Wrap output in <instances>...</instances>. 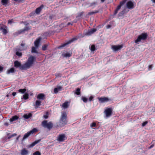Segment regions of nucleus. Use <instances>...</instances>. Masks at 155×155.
I'll return each mask as SVG.
<instances>
[{
  "label": "nucleus",
  "instance_id": "nucleus-1",
  "mask_svg": "<svg viewBox=\"0 0 155 155\" xmlns=\"http://www.w3.org/2000/svg\"><path fill=\"white\" fill-rule=\"evenodd\" d=\"M35 57L31 55L28 58L26 62L23 64L18 61H15L14 62V66L16 68H18L21 70H26L29 69L34 64L35 60Z\"/></svg>",
  "mask_w": 155,
  "mask_h": 155
},
{
  "label": "nucleus",
  "instance_id": "nucleus-2",
  "mask_svg": "<svg viewBox=\"0 0 155 155\" xmlns=\"http://www.w3.org/2000/svg\"><path fill=\"white\" fill-rule=\"evenodd\" d=\"M61 117L58 122V125L61 127H63L67 123L68 113L66 110H64L61 112Z\"/></svg>",
  "mask_w": 155,
  "mask_h": 155
},
{
  "label": "nucleus",
  "instance_id": "nucleus-3",
  "mask_svg": "<svg viewBox=\"0 0 155 155\" xmlns=\"http://www.w3.org/2000/svg\"><path fill=\"white\" fill-rule=\"evenodd\" d=\"M113 109L111 107H107L104 111V113L105 115V118H107L110 117L113 114Z\"/></svg>",
  "mask_w": 155,
  "mask_h": 155
},
{
  "label": "nucleus",
  "instance_id": "nucleus-4",
  "mask_svg": "<svg viewBox=\"0 0 155 155\" xmlns=\"http://www.w3.org/2000/svg\"><path fill=\"white\" fill-rule=\"evenodd\" d=\"M148 35L147 33H143L139 35L135 41V42L137 44L138 43L141 41V40H145L147 38Z\"/></svg>",
  "mask_w": 155,
  "mask_h": 155
},
{
  "label": "nucleus",
  "instance_id": "nucleus-5",
  "mask_svg": "<svg viewBox=\"0 0 155 155\" xmlns=\"http://www.w3.org/2000/svg\"><path fill=\"white\" fill-rule=\"evenodd\" d=\"M42 126L45 128H47L50 130L51 129L53 126V124L51 122H47V120H44L42 123Z\"/></svg>",
  "mask_w": 155,
  "mask_h": 155
},
{
  "label": "nucleus",
  "instance_id": "nucleus-6",
  "mask_svg": "<svg viewBox=\"0 0 155 155\" xmlns=\"http://www.w3.org/2000/svg\"><path fill=\"white\" fill-rule=\"evenodd\" d=\"M78 38L76 37H74L72 38L71 39L69 40L67 42L62 44L60 46L58 47V49H61L62 48L65 47L68 44H71L72 42H73L74 41L78 39Z\"/></svg>",
  "mask_w": 155,
  "mask_h": 155
},
{
  "label": "nucleus",
  "instance_id": "nucleus-7",
  "mask_svg": "<svg viewBox=\"0 0 155 155\" xmlns=\"http://www.w3.org/2000/svg\"><path fill=\"white\" fill-rule=\"evenodd\" d=\"M37 131V129L34 128L31 130L26 133L24 136L22 138V141H23L25 139L28 137L31 134H32L36 132Z\"/></svg>",
  "mask_w": 155,
  "mask_h": 155
},
{
  "label": "nucleus",
  "instance_id": "nucleus-8",
  "mask_svg": "<svg viewBox=\"0 0 155 155\" xmlns=\"http://www.w3.org/2000/svg\"><path fill=\"white\" fill-rule=\"evenodd\" d=\"M127 0H123L122 1L120 2L119 5L117 6V8L114 11V15H115L117 13L118 10L120 9L122 6H123L126 2Z\"/></svg>",
  "mask_w": 155,
  "mask_h": 155
},
{
  "label": "nucleus",
  "instance_id": "nucleus-9",
  "mask_svg": "<svg viewBox=\"0 0 155 155\" xmlns=\"http://www.w3.org/2000/svg\"><path fill=\"white\" fill-rule=\"evenodd\" d=\"M31 26L26 27L23 29L18 30L15 33L17 35H21L22 34L24 33L25 31H27L28 30L31 29Z\"/></svg>",
  "mask_w": 155,
  "mask_h": 155
},
{
  "label": "nucleus",
  "instance_id": "nucleus-10",
  "mask_svg": "<svg viewBox=\"0 0 155 155\" xmlns=\"http://www.w3.org/2000/svg\"><path fill=\"white\" fill-rule=\"evenodd\" d=\"M123 47V45H114L112 46L111 48L114 51H116L118 50H120Z\"/></svg>",
  "mask_w": 155,
  "mask_h": 155
},
{
  "label": "nucleus",
  "instance_id": "nucleus-11",
  "mask_svg": "<svg viewBox=\"0 0 155 155\" xmlns=\"http://www.w3.org/2000/svg\"><path fill=\"white\" fill-rule=\"evenodd\" d=\"M97 99L100 103H103L107 102L110 100L108 97H98Z\"/></svg>",
  "mask_w": 155,
  "mask_h": 155
},
{
  "label": "nucleus",
  "instance_id": "nucleus-12",
  "mask_svg": "<svg viewBox=\"0 0 155 155\" xmlns=\"http://www.w3.org/2000/svg\"><path fill=\"white\" fill-rule=\"evenodd\" d=\"M0 31H1L4 35H6L8 33L7 27L5 25H3L2 27L0 28Z\"/></svg>",
  "mask_w": 155,
  "mask_h": 155
},
{
  "label": "nucleus",
  "instance_id": "nucleus-13",
  "mask_svg": "<svg viewBox=\"0 0 155 155\" xmlns=\"http://www.w3.org/2000/svg\"><path fill=\"white\" fill-rule=\"evenodd\" d=\"M66 136L64 134H60L59 135L57 140L59 142H63L65 140Z\"/></svg>",
  "mask_w": 155,
  "mask_h": 155
},
{
  "label": "nucleus",
  "instance_id": "nucleus-14",
  "mask_svg": "<svg viewBox=\"0 0 155 155\" xmlns=\"http://www.w3.org/2000/svg\"><path fill=\"white\" fill-rule=\"evenodd\" d=\"M127 7L129 9H132L134 8L133 3L131 1L127 2L126 4Z\"/></svg>",
  "mask_w": 155,
  "mask_h": 155
},
{
  "label": "nucleus",
  "instance_id": "nucleus-15",
  "mask_svg": "<svg viewBox=\"0 0 155 155\" xmlns=\"http://www.w3.org/2000/svg\"><path fill=\"white\" fill-rule=\"evenodd\" d=\"M45 95L43 93H40L38 94L37 96V98L38 99L43 100L45 99Z\"/></svg>",
  "mask_w": 155,
  "mask_h": 155
},
{
  "label": "nucleus",
  "instance_id": "nucleus-16",
  "mask_svg": "<svg viewBox=\"0 0 155 155\" xmlns=\"http://www.w3.org/2000/svg\"><path fill=\"white\" fill-rule=\"evenodd\" d=\"M41 39L42 38L39 37L35 41L34 44L36 48H37L39 46V43Z\"/></svg>",
  "mask_w": 155,
  "mask_h": 155
},
{
  "label": "nucleus",
  "instance_id": "nucleus-17",
  "mask_svg": "<svg viewBox=\"0 0 155 155\" xmlns=\"http://www.w3.org/2000/svg\"><path fill=\"white\" fill-rule=\"evenodd\" d=\"M44 7L43 5H41L39 7L37 8L35 10V13L37 14H40V12L42 10V9Z\"/></svg>",
  "mask_w": 155,
  "mask_h": 155
},
{
  "label": "nucleus",
  "instance_id": "nucleus-18",
  "mask_svg": "<svg viewBox=\"0 0 155 155\" xmlns=\"http://www.w3.org/2000/svg\"><path fill=\"white\" fill-rule=\"evenodd\" d=\"M29 151L25 149H23L21 151V155H28Z\"/></svg>",
  "mask_w": 155,
  "mask_h": 155
},
{
  "label": "nucleus",
  "instance_id": "nucleus-19",
  "mask_svg": "<svg viewBox=\"0 0 155 155\" xmlns=\"http://www.w3.org/2000/svg\"><path fill=\"white\" fill-rule=\"evenodd\" d=\"M41 141V139H39L38 140H35L34 142L32 143L31 144L28 145V147L31 148L33 147L36 144L39 143Z\"/></svg>",
  "mask_w": 155,
  "mask_h": 155
},
{
  "label": "nucleus",
  "instance_id": "nucleus-20",
  "mask_svg": "<svg viewBox=\"0 0 155 155\" xmlns=\"http://www.w3.org/2000/svg\"><path fill=\"white\" fill-rule=\"evenodd\" d=\"M62 87L61 86H58L57 87L54 88V92L55 93H57L59 91L62 90Z\"/></svg>",
  "mask_w": 155,
  "mask_h": 155
},
{
  "label": "nucleus",
  "instance_id": "nucleus-21",
  "mask_svg": "<svg viewBox=\"0 0 155 155\" xmlns=\"http://www.w3.org/2000/svg\"><path fill=\"white\" fill-rule=\"evenodd\" d=\"M15 71V69L14 68H12L8 69L7 71V73L8 74L10 73H13Z\"/></svg>",
  "mask_w": 155,
  "mask_h": 155
},
{
  "label": "nucleus",
  "instance_id": "nucleus-22",
  "mask_svg": "<svg viewBox=\"0 0 155 155\" xmlns=\"http://www.w3.org/2000/svg\"><path fill=\"white\" fill-rule=\"evenodd\" d=\"M63 55L64 57L69 58L71 56L72 53H70L69 52H66L64 54H63Z\"/></svg>",
  "mask_w": 155,
  "mask_h": 155
},
{
  "label": "nucleus",
  "instance_id": "nucleus-23",
  "mask_svg": "<svg viewBox=\"0 0 155 155\" xmlns=\"http://www.w3.org/2000/svg\"><path fill=\"white\" fill-rule=\"evenodd\" d=\"M32 116V114L31 113H29L28 114H24L23 116V117L25 119H28L29 118L31 117Z\"/></svg>",
  "mask_w": 155,
  "mask_h": 155
},
{
  "label": "nucleus",
  "instance_id": "nucleus-24",
  "mask_svg": "<svg viewBox=\"0 0 155 155\" xmlns=\"http://www.w3.org/2000/svg\"><path fill=\"white\" fill-rule=\"evenodd\" d=\"M18 118L19 117L16 115L13 116L10 119V121L11 122H13L16 120H18Z\"/></svg>",
  "mask_w": 155,
  "mask_h": 155
},
{
  "label": "nucleus",
  "instance_id": "nucleus-25",
  "mask_svg": "<svg viewBox=\"0 0 155 155\" xmlns=\"http://www.w3.org/2000/svg\"><path fill=\"white\" fill-rule=\"evenodd\" d=\"M70 103V101H65L62 105V107H68Z\"/></svg>",
  "mask_w": 155,
  "mask_h": 155
},
{
  "label": "nucleus",
  "instance_id": "nucleus-26",
  "mask_svg": "<svg viewBox=\"0 0 155 155\" xmlns=\"http://www.w3.org/2000/svg\"><path fill=\"white\" fill-rule=\"evenodd\" d=\"M1 2L3 5L6 6L9 2V0H2Z\"/></svg>",
  "mask_w": 155,
  "mask_h": 155
},
{
  "label": "nucleus",
  "instance_id": "nucleus-27",
  "mask_svg": "<svg viewBox=\"0 0 155 155\" xmlns=\"http://www.w3.org/2000/svg\"><path fill=\"white\" fill-rule=\"evenodd\" d=\"M29 98V94L28 93H25L23 96V98L25 100L28 99Z\"/></svg>",
  "mask_w": 155,
  "mask_h": 155
},
{
  "label": "nucleus",
  "instance_id": "nucleus-28",
  "mask_svg": "<svg viewBox=\"0 0 155 155\" xmlns=\"http://www.w3.org/2000/svg\"><path fill=\"white\" fill-rule=\"evenodd\" d=\"M80 90V89L79 88H77L75 93L78 95H80L81 94Z\"/></svg>",
  "mask_w": 155,
  "mask_h": 155
},
{
  "label": "nucleus",
  "instance_id": "nucleus-29",
  "mask_svg": "<svg viewBox=\"0 0 155 155\" xmlns=\"http://www.w3.org/2000/svg\"><path fill=\"white\" fill-rule=\"evenodd\" d=\"M26 91V89L25 88L23 89H20L18 91L19 93H21L22 94L24 93Z\"/></svg>",
  "mask_w": 155,
  "mask_h": 155
},
{
  "label": "nucleus",
  "instance_id": "nucleus-30",
  "mask_svg": "<svg viewBox=\"0 0 155 155\" xmlns=\"http://www.w3.org/2000/svg\"><path fill=\"white\" fill-rule=\"evenodd\" d=\"M97 29H96L94 28L91 29L89 30L91 35L93 34L95 32H96L97 31Z\"/></svg>",
  "mask_w": 155,
  "mask_h": 155
},
{
  "label": "nucleus",
  "instance_id": "nucleus-31",
  "mask_svg": "<svg viewBox=\"0 0 155 155\" xmlns=\"http://www.w3.org/2000/svg\"><path fill=\"white\" fill-rule=\"evenodd\" d=\"M31 52L32 53H38V52L36 50V49L35 47H32Z\"/></svg>",
  "mask_w": 155,
  "mask_h": 155
},
{
  "label": "nucleus",
  "instance_id": "nucleus-32",
  "mask_svg": "<svg viewBox=\"0 0 155 155\" xmlns=\"http://www.w3.org/2000/svg\"><path fill=\"white\" fill-rule=\"evenodd\" d=\"M84 13V12H82L80 13H78V15L76 16V18H78L82 16L83 15Z\"/></svg>",
  "mask_w": 155,
  "mask_h": 155
},
{
  "label": "nucleus",
  "instance_id": "nucleus-33",
  "mask_svg": "<svg viewBox=\"0 0 155 155\" xmlns=\"http://www.w3.org/2000/svg\"><path fill=\"white\" fill-rule=\"evenodd\" d=\"M81 99L84 103H87L88 101V99L82 96Z\"/></svg>",
  "mask_w": 155,
  "mask_h": 155
},
{
  "label": "nucleus",
  "instance_id": "nucleus-34",
  "mask_svg": "<svg viewBox=\"0 0 155 155\" xmlns=\"http://www.w3.org/2000/svg\"><path fill=\"white\" fill-rule=\"evenodd\" d=\"M48 45L47 44L45 45H43L42 47V50L44 51L46 50L47 49V47L48 46Z\"/></svg>",
  "mask_w": 155,
  "mask_h": 155
},
{
  "label": "nucleus",
  "instance_id": "nucleus-35",
  "mask_svg": "<svg viewBox=\"0 0 155 155\" xmlns=\"http://www.w3.org/2000/svg\"><path fill=\"white\" fill-rule=\"evenodd\" d=\"M96 50L95 47L94 45H92L91 47V50L92 51H94Z\"/></svg>",
  "mask_w": 155,
  "mask_h": 155
},
{
  "label": "nucleus",
  "instance_id": "nucleus-36",
  "mask_svg": "<svg viewBox=\"0 0 155 155\" xmlns=\"http://www.w3.org/2000/svg\"><path fill=\"white\" fill-rule=\"evenodd\" d=\"M15 54L17 56H18L19 57H21L22 55V53L21 52H19L18 51H17L15 52Z\"/></svg>",
  "mask_w": 155,
  "mask_h": 155
},
{
  "label": "nucleus",
  "instance_id": "nucleus-37",
  "mask_svg": "<svg viewBox=\"0 0 155 155\" xmlns=\"http://www.w3.org/2000/svg\"><path fill=\"white\" fill-rule=\"evenodd\" d=\"M41 102L39 100H37L35 102V104L36 105L39 106L41 105Z\"/></svg>",
  "mask_w": 155,
  "mask_h": 155
},
{
  "label": "nucleus",
  "instance_id": "nucleus-38",
  "mask_svg": "<svg viewBox=\"0 0 155 155\" xmlns=\"http://www.w3.org/2000/svg\"><path fill=\"white\" fill-rule=\"evenodd\" d=\"M98 12V11H95L94 12H89L88 13V15H93L94 14L96 13H97Z\"/></svg>",
  "mask_w": 155,
  "mask_h": 155
},
{
  "label": "nucleus",
  "instance_id": "nucleus-39",
  "mask_svg": "<svg viewBox=\"0 0 155 155\" xmlns=\"http://www.w3.org/2000/svg\"><path fill=\"white\" fill-rule=\"evenodd\" d=\"M91 35V33H90L89 30H88V31L86 32L84 34V35L86 36H89Z\"/></svg>",
  "mask_w": 155,
  "mask_h": 155
},
{
  "label": "nucleus",
  "instance_id": "nucleus-40",
  "mask_svg": "<svg viewBox=\"0 0 155 155\" xmlns=\"http://www.w3.org/2000/svg\"><path fill=\"white\" fill-rule=\"evenodd\" d=\"M16 135H17V134L16 133H14L13 134L11 135V136H8V139H10L12 137H13L15 136H16Z\"/></svg>",
  "mask_w": 155,
  "mask_h": 155
},
{
  "label": "nucleus",
  "instance_id": "nucleus-41",
  "mask_svg": "<svg viewBox=\"0 0 155 155\" xmlns=\"http://www.w3.org/2000/svg\"><path fill=\"white\" fill-rule=\"evenodd\" d=\"M33 155H41V153L39 151H36L33 153Z\"/></svg>",
  "mask_w": 155,
  "mask_h": 155
},
{
  "label": "nucleus",
  "instance_id": "nucleus-42",
  "mask_svg": "<svg viewBox=\"0 0 155 155\" xmlns=\"http://www.w3.org/2000/svg\"><path fill=\"white\" fill-rule=\"evenodd\" d=\"M56 78L61 77L62 76V74L61 73H56L55 74Z\"/></svg>",
  "mask_w": 155,
  "mask_h": 155
},
{
  "label": "nucleus",
  "instance_id": "nucleus-43",
  "mask_svg": "<svg viewBox=\"0 0 155 155\" xmlns=\"http://www.w3.org/2000/svg\"><path fill=\"white\" fill-rule=\"evenodd\" d=\"M35 14L36 13L35 12H32L30 13L29 16L30 17L34 16L35 15Z\"/></svg>",
  "mask_w": 155,
  "mask_h": 155
},
{
  "label": "nucleus",
  "instance_id": "nucleus-44",
  "mask_svg": "<svg viewBox=\"0 0 155 155\" xmlns=\"http://www.w3.org/2000/svg\"><path fill=\"white\" fill-rule=\"evenodd\" d=\"M55 18L54 15H51L49 16V19L52 20V19H54Z\"/></svg>",
  "mask_w": 155,
  "mask_h": 155
},
{
  "label": "nucleus",
  "instance_id": "nucleus-45",
  "mask_svg": "<svg viewBox=\"0 0 155 155\" xmlns=\"http://www.w3.org/2000/svg\"><path fill=\"white\" fill-rule=\"evenodd\" d=\"M96 4V3L95 2H92L89 5V7H91L94 5H95Z\"/></svg>",
  "mask_w": 155,
  "mask_h": 155
},
{
  "label": "nucleus",
  "instance_id": "nucleus-46",
  "mask_svg": "<svg viewBox=\"0 0 155 155\" xmlns=\"http://www.w3.org/2000/svg\"><path fill=\"white\" fill-rule=\"evenodd\" d=\"M124 12H125V11H124V10H123V11H122V12H120L119 13V14H118L119 16H121L122 15H123V14H124Z\"/></svg>",
  "mask_w": 155,
  "mask_h": 155
},
{
  "label": "nucleus",
  "instance_id": "nucleus-47",
  "mask_svg": "<svg viewBox=\"0 0 155 155\" xmlns=\"http://www.w3.org/2000/svg\"><path fill=\"white\" fill-rule=\"evenodd\" d=\"M148 123V122L147 121L143 122L142 124V127H144Z\"/></svg>",
  "mask_w": 155,
  "mask_h": 155
},
{
  "label": "nucleus",
  "instance_id": "nucleus-48",
  "mask_svg": "<svg viewBox=\"0 0 155 155\" xmlns=\"http://www.w3.org/2000/svg\"><path fill=\"white\" fill-rule=\"evenodd\" d=\"M94 97L92 96H91L88 99L89 101H91L93 100Z\"/></svg>",
  "mask_w": 155,
  "mask_h": 155
},
{
  "label": "nucleus",
  "instance_id": "nucleus-49",
  "mask_svg": "<svg viewBox=\"0 0 155 155\" xmlns=\"http://www.w3.org/2000/svg\"><path fill=\"white\" fill-rule=\"evenodd\" d=\"M96 126V124L95 123H93L91 124V127H95Z\"/></svg>",
  "mask_w": 155,
  "mask_h": 155
},
{
  "label": "nucleus",
  "instance_id": "nucleus-50",
  "mask_svg": "<svg viewBox=\"0 0 155 155\" xmlns=\"http://www.w3.org/2000/svg\"><path fill=\"white\" fill-rule=\"evenodd\" d=\"M111 26H112L111 25H107L106 26V28L107 29H108V28H110L111 27Z\"/></svg>",
  "mask_w": 155,
  "mask_h": 155
},
{
  "label": "nucleus",
  "instance_id": "nucleus-51",
  "mask_svg": "<svg viewBox=\"0 0 155 155\" xmlns=\"http://www.w3.org/2000/svg\"><path fill=\"white\" fill-rule=\"evenodd\" d=\"M3 69V68L0 66V72H2Z\"/></svg>",
  "mask_w": 155,
  "mask_h": 155
},
{
  "label": "nucleus",
  "instance_id": "nucleus-52",
  "mask_svg": "<svg viewBox=\"0 0 155 155\" xmlns=\"http://www.w3.org/2000/svg\"><path fill=\"white\" fill-rule=\"evenodd\" d=\"M12 22H13V21L12 20H8V24H11V23H12Z\"/></svg>",
  "mask_w": 155,
  "mask_h": 155
},
{
  "label": "nucleus",
  "instance_id": "nucleus-53",
  "mask_svg": "<svg viewBox=\"0 0 155 155\" xmlns=\"http://www.w3.org/2000/svg\"><path fill=\"white\" fill-rule=\"evenodd\" d=\"M73 23L71 22H68L67 24V26H68L69 25H73Z\"/></svg>",
  "mask_w": 155,
  "mask_h": 155
},
{
  "label": "nucleus",
  "instance_id": "nucleus-54",
  "mask_svg": "<svg viewBox=\"0 0 155 155\" xmlns=\"http://www.w3.org/2000/svg\"><path fill=\"white\" fill-rule=\"evenodd\" d=\"M17 93L15 92H13L12 93V95L13 96H15L16 94Z\"/></svg>",
  "mask_w": 155,
  "mask_h": 155
},
{
  "label": "nucleus",
  "instance_id": "nucleus-55",
  "mask_svg": "<svg viewBox=\"0 0 155 155\" xmlns=\"http://www.w3.org/2000/svg\"><path fill=\"white\" fill-rule=\"evenodd\" d=\"M24 24L25 25H29V24L28 23H27V21H25L24 22Z\"/></svg>",
  "mask_w": 155,
  "mask_h": 155
},
{
  "label": "nucleus",
  "instance_id": "nucleus-56",
  "mask_svg": "<svg viewBox=\"0 0 155 155\" xmlns=\"http://www.w3.org/2000/svg\"><path fill=\"white\" fill-rule=\"evenodd\" d=\"M43 117L45 119H47L48 118V116L46 115H44Z\"/></svg>",
  "mask_w": 155,
  "mask_h": 155
},
{
  "label": "nucleus",
  "instance_id": "nucleus-57",
  "mask_svg": "<svg viewBox=\"0 0 155 155\" xmlns=\"http://www.w3.org/2000/svg\"><path fill=\"white\" fill-rule=\"evenodd\" d=\"M154 146V144H153L152 145H151L149 147V148H152V147H153Z\"/></svg>",
  "mask_w": 155,
  "mask_h": 155
},
{
  "label": "nucleus",
  "instance_id": "nucleus-58",
  "mask_svg": "<svg viewBox=\"0 0 155 155\" xmlns=\"http://www.w3.org/2000/svg\"><path fill=\"white\" fill-rule=\"evenodd\" d=\"M25 45V44H24V43H21V46H22V47H24Z\"/></svg>",
  "mask_w": 155,
  "mask_h": 155
},
{
  "label": "nucleus",
  "instance_id": "nucleus-59",
  "mask_svg": "<svg viewBox=\"0 0 155 155\" xmlns=\"http://www.w3.org/2000/svg\"><path fill=\"white\" fill-rule=\"evenodd\" d=\"M4 125H5V126H8V125H9V124H8V123H7V122H6V123H5V124H4Z\"/></svg>",
  "mask_w": 155,
  "mask_h": 155
},
{
  "label": "nucleus",
  "instance_id": "nucleus-60",
  "mask_svg": "<svg viewBox=\"0 0 155 155\" xmlns=\"http://www.w3.org/2000/svg\"><path fill=\"white\" fill-rule=\"evenodd\" d=\"M152 65H150L149 66V68H152Z\"/></svg>",
  "mask_w": 155,
  "mask_h": 155
},
{
  "label": "nucleus",
  "instance_id": "nucleus-61",
  "mask_svg": "<svg viewBox=\"0 0 155 155\" xmlns=\"http://www.w3.org/2000/svg\"><path fill=\"white\" fill-rule=\"evenodd\" d=\"M20 137V135H19L16 138L17 140H18L19 138Z\"/></svg>",
  "mask_w": 155,
  "mask_h": 155
},
{
  "label": "nucleus",
  "instance_id": "nucleus-62",
  "mask_svg": "<svg viewBox=\"0 0 155 155\" xmlns=\"http://www.w3.org/2000/svg\"><path fill=\"white\" fill-rule=\"evenodd\" d=\"M105 1V0H101V3H103Z\"/></svg>",
  "mask_w": 155,
  "mask_h": 155
},
{
  "label": "nucleus",
  "instance_id": "nucleus-63",
  "mask_svg": "<svg viewBox=\"0 0 155 155\" xmlns=\"http://www.w3.org/2000/svg\"><path fill=\"white\" fill-rule=\"evenodd\" d=\"M25 0H19V2H22V1H24Z\"/></svg>",
  "mask_w": 155,
  "mask_h": 155
},
{
  "label": "nucleus",
  "instance_id": "nucleus-64",
  "mask_svg": "<svg viewBox=\"0 0 155 155\" xmlns=\"http://www.w3.org/2000/svg\"><path fill=\"white\" fill-rule=\"evenodd\" d=\"M152 1L153 2L155 3V0H152Z\"/></svg>",
  "mask_w": 155,
  "mask_h": 155
}]
</instances>
